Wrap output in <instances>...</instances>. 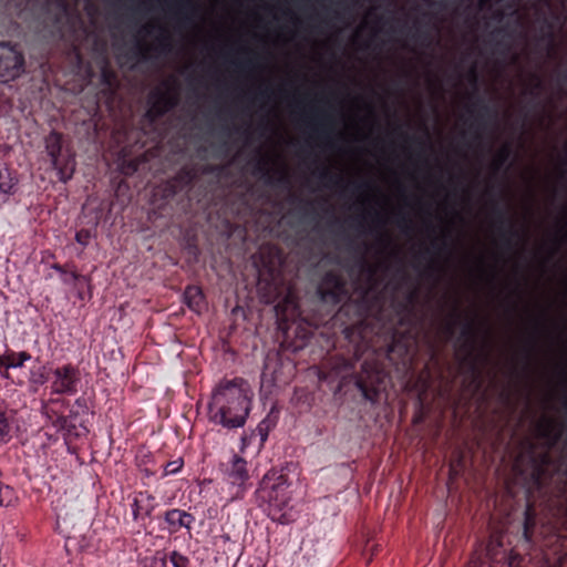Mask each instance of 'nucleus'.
<instances>
[{
  "mask_svg": "<svg viewBox=\"0 0 567 567\" xmlns=\"http://www.w3.org/2000/svg\"><path fill=\"white\" fill-rule=\"evenodd\" d=\"M371 332L363 319L358 324L347 327L344 333L349 342L353 343V354L331 357L329 368L336 378L353 377L362 396L375 404L386 388L385 360L391 359V353L400 343L393 339L391 343L375 346L370 339Z\"/></svg>",
  "mask_w": 567,
  "mask_h": 567,
  "instance_id": "obj_1",
  "label": "nucleus"
},
{
  "mask_svg": "<svg viewBox=\"0 0 567 567\" xmlns=\"http://www.w3.org/2000/svg\"><path fill=\"white\" fill-rule=\"evenodd\" d=\"M252 398L245 379H221L214 386L208 402L209 422L228 431L244 427L252 409Z\"/></svg>",
  "mask_w": 567,
  "mask_h": 567,
  "instance_id": "obj_2",
  "label": "nucleus"
},
{
  "mask_svg": "<svg viewBox=\"0 0 567 567\" xmlns=\"http://www.w3.org/2000/svg\"><path fill=\"white\" fill-rule=\"evenodd\" d=\"M291 481L286 468H270L261 478L256 489V499L268 516L280 524H288L291 518L287 509L291 501Z\"/></svg>",
  "mask_w": 567,
  "mask_h": 567,
  "instance_id": "obj_3",
  "label": "nucleus"
},
{
  "mask_svg": "<svg viewBox=\"0 0 567 567\" xmlns=\"http://www.w3.org/2000/svg\"><path fill=\"white\" fill-rule=\"evenodd\" d=\"M462 323L461 338L464 340L461 344V350L464 352L462 357V364L466 365L470 372L474 375L480 373L478 357L476 354V346L478 340V328L473 318L462 319V312L458 305H455L451 315V320L446 322L444 330L449 337H452L455 331V326Z\"/></svg>",
  "mask_w": 567,
  "mask_h": 567,
  "instance_id": "obj_4",
  "label": "nucleus"
},
{
  "mask_svg": "<svg viewBox=\"0 0 567 567\" xmlns=\"http://www.w3.org/2000/svg\"><path fill=\"white\" fill-rule=\"evenodd\" d=\"M25 71V56L20 44L0 41V83L20 78Z\"/></svg>",
  "mask_w": 567,
  "mask_h": 567,
  "instance_id": "obj_5",
  "label": "nucleus"
},
{
  "mask_svg": "<svg viewBox=\"0 0 567 567\" xmlns=\"http://www.w3.org/2000/svg\"><path fill=\"white\" fill-rule=\"evenodd\" d=\"M221 467L224 481L235 488L231 493L233 498H243L250 477L247 461L237 454H233L228 462L221 464Z\"/></svg>",
  "mask_w": 567,
  "mask_h": 567,
  "instance_id": "obj_6",
  "label": "nucleus"
},
{
  "mask_svg": "<svg viewBox=\"0 0 567 567\" xmlns=\"http://www.w3.org/2000/svg\"><path fill=\"white\" fill-rule=\"evenodd\" d=\"M178 104V96L171 89L161 90L158 87L150 92L147 97V110L144 117L150 123L157 122L167 112L176 107Z\"/></svg>",
  "mask_w": 567,
  "mask_h": 567,
  "instance_id": "obj_7",
  "label": "nucleus"
},
{
  "mask_svg": "<svg viewBox=\"0 0 567 567\" xmlns=\"http://www.w3.org/2000/svg\"><path fill=\"white\" fill-rule=\"evenodd\" d=\"M317 292L323 302L337 306L348 298L347 282L340 274L330 270L323 276Z\"/></svg>",
  "mask_w": 567,
  "mask_h": 567,
  "instance_id": "obj_8",
  "label": "nucleus"
},
{
  "mask_svg": "<svg viewBox=\"0 0 567 567\" xmlns=\"http://www.w3.org/2000/svg\"><path fill=\"white\" fill-rule=\"evenodd\" d=\"M492 214L495 218L502 243L507 250H512L514 248V240L520 239L522 234L515 228L513 220L508 216L507 206L501 205L498 200H494L492 203Z\"/></svg>",
  "mask_w": 567,
  "mask_h": 567,
  "instance_id": "obj_9",
  "label": "nucleus"
},
{
  "mask_svg": "<svg viewBox=\"0 0 567 567\" xmlns=\"http://www.w3.org/2000/svg\"><path fill=\"white\" fill-rule=\"evenodd\" d=\"M54 380L51 384V393L59 395H72L78 392L80 371L71 363L58 367L52 371Z\"/></svg>",
  "mask_w": 567,
  "mask_h": 567,
  "instance_id": "obj_10",
  "label": "nucleus"
},
{
  "mask_svg": "<svg viewBox=\"0 0 567 567\" xmlns=\"http://www.w3.org/2000/svg\"><path fill=\"white\" fill-rule=\"evenodd\" d=\"M466 110L474 118L470 124V128L473 131V137L476 141H481L482 133L487 130L489 121L493 120L496 114L481 96H475V101L468 105Z\"/></svg>",
  "mask_w": 567,
  "mask_h": 567,
  "instance_id": "obj_11",
  "label": "nucleus"
},
{
  "mask_svg": "<svg viewBox=\"0 0 567 567\" xmlns=\"http://www.w3.org/2000/svg\"><path fill=\"white\" fill-rule=\"evenodd\" d=\"M45 151L51 159L53 168L59 171L60 181L68 182L73 172L66 174L65 168L61 165V152H62V134L56 131H51L45 137Z\"/></svg>",
  "mask_w": 567,
  "mask_h": 567,
  "instance_id": "obj_12",
  "label": "nucleus"
},
{
  "mask_svg": "<svg viewBox=\"0 0 567 567\" xmlns=\"http://www.w3.org/2000/svg\"><path fill=\"white\" fill-rule=\"evenodd\" d=\"M171 50V38L169 34L162 29L161 34L156 38V43L154 45H148L144 42L137 41L134 49L132 50L131 58L140 60V61H148L151 58V52H168Z\"/></svg>",
  "mask_w": 567,
  "mask_h": 567,
  "instance_id": "obj_13",
  "label": "nucleus"
},
{
  "mask_svg": "<svg viewBox=\"0 0 567 567\" xmlns=\"http://www.w3.org/2000/svg\"><path fill=\"white\" fill-rule=\"evenodd\" d=\"M164 522L169 534L177 533L181 528L192 529L195 516L179 508H172L164 513Z\"/></svg>",
  "mask_w": 567,
  "mask_h": 567,
  "instance_id": "obj_14",
  "label": "nucleus"
},
{
  "mask_svg": "<svg viewBox=\"0 0 567 567\" xmlns=\"http://www.w3.org/2000/svg\"><path fill=\"white\" fill-rule=\"evenodd\" d=\"M252 174L255 176H259L265 184L271 186H285L288 187L290 185L289 176L286 172H280L276 177L268 166V161L265 157H260L255 164Z\"/></svg>",
  "mask_w": 567,
  "mask_h": 567,
  "instance_id": "obj_15",
  "label": "nucleus"
},
{
  "mask_svg": "<svg viewBox=\"0 0 567 567\" xmlns=\"http://www.w3.org/2000/svg\"><path fill=\"white\" fill-rule=\"evenodd\" d=\"M184 302L194 312L200 313L205 308V296L200 287L189 285L184 291Z\"/></svg>",
  "mask_w": 567,
  "mask_h": 567,
  "instance_id": "obj_16",
  "label": "nucleus"
},
{
  "mask_svg": "<svg viewBox=\"0 0 567 567\" xmlns=\"http://www.w3.org/2000/svg\"><path fill=\"white\" fill-rule=\"evenodd\" d=\"M19 179L13 169L8 165L0 169V193L13 195L18 189Z\"/></svg>",
  "mask_w": 567,
  "mask_h": 567,
  "instance_id": "obj_17",
  "label": "nucleus"
},
{
  "mask_svg": "<svg viewBox=\"0 0 567 567\" xmlns=\"http://www.w3.org/2000/svg\"><path fill=\"white\" fill-rule=\"evenodd\" d=\"M532 463H533V473H532L533 481L537 485H540L544 476L546 475L547 466L550 463V456L547 453L540 454L538 456H533Z\"/></svg>",
  "mask_w": 567,
  "mask_h": 567,
  "instance_id": "obj_18",
  "label": "nucleus"
},
{
  "mask_svg": "<svg viewBox=\"0 0 567 567\" xmlns=\"http://www.w3.org/2000/svg\"><path fill=\"white\" fill-rule=\"evenodd\" d=\"M329 116L322 112H316L309 125L312 132L320 138H328L330 131L328 128Z\"/></svg>",
  "mask_w": 567,
  "mask_h": 567,
  "instance_id": "obj_19",
  "label": "nucleus"
},
{
  "mask_svg": "<svg viewBox=\"0 0 567 567\" xmlns=\"http://www.w3.org/2000/svg\"><path fill=\"white\" fill-rule=\"evenodd\" d=\"M7 372L9 369H17L24 367V363L31 360V354L27 351L16 352L13 350H7L6 352Z\"/></svg>",
  "mask_w": 567,
  "mask_h": 567,
  "instance_id": "obj_20",
  "label": "nucleus"
},
{
  "mask_svg": "<svg viewBox=\"0 0 567 567\" xmlns=\"http://www.w3.org/2000/svg\"><path fill=\"white\" fill-rule=\"evenodd\" d=\"M536 526V514L530 504L527 505L524 512V523H523V537L526 542H532L534 529Z\"/></svg>",
  "mask_w": 567,
  "mask_h": 567,
  "instance_id": "obj_21",
  "label": "nucleus"
},
{
  "mask_svg": "<svg viewBox=\"0 0 567 567\" xmlns=\"http://www.w3.org/2000/svg\"><path fill=\"white\" fill-rule=\"evenodd\" d=\"M177 13H178V23L181 25H187L192 22V19L188 13L196 12V6L192 0H177Z\"/></svg>",
  "mask_w": 567,
  "mask_h": 567,
  "instance_id": "obj_22",
  "label": "nucleus"
},
{
  "mask_svg": "<svg viewBox=\"0 0 567 567\" xmlns=\"http://www.w3.org/2000/svg\"><path fill=\"white\" fill-rule=\"evenodd\" d=\"M51 268L61 275V280L64 285H74L82 276L74 269L68 270V265H60L54 262Z\"/></svg>",
  "mask_w": 567,
  "mask_h": 567,
  "instance_id": "obj_23",
  "label": "nucleus"
},
{
  "mask_svg": "<svg viewBox=\"0 0 567 567\" xmlns=\"http://www.w3.org/2000/svg\"><path fill=\"white\" fill-rule=\"evenodd\" d=\"M511 155H512L511 146L509 145L502 146L493 159V163H492L493 171L495 173L499 172L505 166V164L508 162Z\"/></svg>",
  "mask_w": 567,
  "mask_h": 567,
  "instance_id": "obj_24",
  "label": "nucleus"
},
{
  "mask_svg": "<svg viewBox=\"0 0 567 567\" xmlns=\"http://www.w3.org/2000/svg\"><path fill=\"white\" fill-rule=\"evenodd\" d=\"M555 24L548 19H544L540 40L546 41L548 43L549 50L554 51L555 49Z\"/></svg>",
  "mask_w": 567,
  "mask_h": 567,
  "instance_id": "obj_25",
  "label": "nucleus"
},
{
  "mask_svg": "<svg viewBox=\"0 0 567 567\" xmlns=\"http://www.w3.org/2000/svg\"><path fill=\"white\" fill-rule=\"evenodd\" d=\"M276 422L270 416L265 417L256 427L257 434L260 436V445H264L268 439L269 432L274 429Z\"/></svg>",
  "mask_w": 567,
  "mask_h": 567,
  "instance_id": "obj_26",
  "label": "nucleus"
},
{
  "mask_svg": "<svg viewBox=\"0 0 567 567\" xmlns=\"http://www.w3.org/2000/svg\"><path fill=\"white\" fill-rule=\"evenodd\" d=\"M540 435L545 439H551V444H555L560 439V432L554 431V423L547 420L539 425Z\"/></svg>",
  "mask_w": 567,
  "mask_h": 567,
  "instance_id": "obj_27",
  "label": "nucleus"
},
{
  "mask_svg": "<svg viewBox=\"0 0 567 567\" xmlns=\"http://www.w3.org/2000/svg\"><path fill=\"white\" fill-rule=\"evenodd\" d=\"M167 558L173 567H192L190 559L177 550L171 551Z\"/></svg>",
  "mask_w": 567,
  "mask_h": 567,
  "instance_id": "obj_28",
  "label": "nucleus"
},
{
  "mask_svg": "<svg viewBox=\"0 0 567 567\" xmlns=\"http://www.w3.org/2000/svg\"><path fill=\"white\" fill-rule=\"evenodd\" d=\"M10 439V423L4 410L0 409V444Z\"/></svg>",
  "mask_w": 567,
  "mask_h": 567,
  "instance_id": "obj_29",
  "label": "nucleus"
},
{
  "mask_svg": "<svg viewBox=\"0 0 567 567\" xmlns=\"http://www.w3.org/2000/svg\"><path fill=\"white\" fill-rule=\"evenodd\" d=\"M318 177L321 182H323L327 186H338L341 184V177L332 174L328 168H322L318 173Z\"/></svg>",
  "mask_w": 567,
  "mask_h": 567,
  "instance_id": "obj_30",
  "label": "nucleus"
},
{
  "mask_svg": "<svg viewBox=\"0 0 567 567\" xmlns=\"http://www.w3.org/2000/svg\"><path fill=\"white\" fill-rule=\"evenodd\" d=\"M52 423L58 430L66 431L68 433H71L75 429L69 416L65 415H56Z\"/></svg>",
  "mask_w": 567,
  "mask_h": 567,
  "instance_id": "obj_31",
  "label": "nucleus"
},
{
  "mask_svg": "<svg viewBox=\"0 0 567 567\" xmlns=\"http://www.w3.org/2000/svg\"><path fill=\"white\" fill-rule=\"evenodd\" d=\"M116 81L115 72L105 63L101 69V82L104 85L112 86Z\"/></svg>",
  "mask_w": 567,
  "mask_h": 567,
  "instance_id": "obj_32",
  "label": "nucleus"
},
{
  "mask_svg": "<svg viewBox=\"0 0 567 567\" xmlns=\"http://www.w3.org/2000/svg\"><path fill=\"white\" fill-rule=\"evenodd\" d=\"M183 466H184V460L182 457H178L174 461H169L164 466L163 476L177 474L183 468Z\"/></svg>",
  "mask_w": 567,
  "mask_h": 567,
  "instance_id": "obj_33",
  "label": "nucleus"
},
{
  "mask_svg": "<svg viewBox=\"0 0 567 567\" xmlns=\"http://www.w3.org/2000/svg\"><path fill=\"white\" fill-rule=\"evenodd\" d=\"M419 24L420 22L416 21L414 23V27H415V32L412 34V38L415 40V41H419L421 42L422 44H430L431 42V37H430V33L427 31H424L422 30L421 28H419Z\"/></svg>",
  "mask_w": 567,
  "mask_h": 567,
  "instance_id": "obj_34",
  "label": "nucleus"
},
{
  "mask_svg": "<svg viewBox=\"0 0 567 567\" xmlns=\"http://www.w3.org/2000/svg\"><path fill=\"white\" fill-rule=\"evenodd\" d=\"M92 237V233L90 229L82 228L75 233V240L83 247H86Z\"/></svg>",
  "mask_w": 567,
  "mask_h": 567,
  "instance_id": "obj_35",
  "label": "nucleus"
},
{
  "mask_svg": "<svg viewBox=\"0 0 567 567\" xmlns=\"http://www.w3.org/2000/svg\"><path fill=\"white\" fill-rule=\"evenodd\" d=\"M533 80L534 83L533 87L529 90V94L534 97H538L540 92L544 90V82L537 74L533 75Z\"/></svg>",
  "mask_w": 567,
  "mask_h": 567,
  "instance_id": "obj_36",
  "label": "nucleus"
},
{
  "mask_svg": "<svg viewBox=\"0 0 567 567\" xmlns=\"http://www.w3.org/2000/svg\"><path fill=\"white\" fill-rule=\"evenodd\" d=\"M355 308L360 315V317L367 316L370 311V308L368 306L367 297L363 296L360 300V302L355 303Z\"/></svg>",
  "mask_w": 567,
  "mask_h": 567,
  "instance_id": "obj_37",
  "label": "nucleus"
},
{
  "mask_svg": "<svg viewBox=\"0 0 567 567\" xmlns=\"http://www.w3.org/2000/svg\"><path fill=\"white\" fill-rule=\"evenodd\" d=\"M235 65L240 70H250L256 66L254 59H248L241 62H235Z\"/></svg>",
  "mask_w": 567,
  "mask_h": 567,
  "instance_id": "obj_38",
  "label": "nucleus"
},
{
  "mask_svg": "<svg viewBox=\"0 0 567 567\" xmlns=\"http://www.w3.org/2000/svg\"><path fill=\"white\" fill-rule=\"evenodd\" d=\"M396 224H398V226H399L401 229L405 230V229H410V224H411V221H410V219H409L405 215H401V216L398 218Z\"/></svg>",
  "mask_w": 567,
  "mask_h": 567,
  "instance_id": "obj_39",
  "label": "nucleus"
},
{
  "mask_svg": "<svg viewBox=\"0 0 567 567\" xmlns=\"http://www.w3.org/2000/svg\"><path fill=\"white\" fill-rule=\"evenodd\" d=\"M0 374L2 378H9V372H7L6 353L0 354Z\"/></svg>",
  "mask_w": 567,
  "mask_h": 567,
  "instance_id": "obj_40",
  "label": "nucleus"
},
{
  "mask_svg": "<svg viewBox=\"0 0 567 567\" xmlns=\"http://www.w3.org/2000/svg\"><path fill=\"white\" fill-rule=\"evenodd\" d=\"M360 265H361L362 269L367 268L370 271V274L374 272V269L369 265V262L367 261V259L364 257L360 258Z\"/></svg>",
  "mask_w": 567,
  "mask_h": 567,
  "instance_id": "obj_41",
  "label": "nucleus"
},
{
  "mask_svg": "<svg viewBox=\"0 0 567 567\" xmlns=\"http://www.w3.org/2000/svg\"><path fill=\"white\" fill-rule=\"evenodd\" d=\"M470 81H471V83L474 86H476V84H477V73H476L475 68H472L471 71H470Z\"/></svg>",
  "mask_w": 567,
  "mask_h": 567,
  "instance_id": "obj_42",
  "label": "nucleus"
},
{
  "mask_svg": "<svg viewBox=\"0 0 567 567\" xmlns=\"http://www.w3.org/2000/svg\"><path fill=\"white\" fill-rule=\"evenodd\" d=\"M363 219H364V217L355 219L354 223L351 224V226L353 228H355L357 230H361L363 228Z\"/></svg>",
  "mask_w": 567,
  "mask_h": 567,
  "instance_id": "obj_43",
  "label": "nucleus"
},
{
  "mask_svg": "<svg viewBox=\"0 0 567 567\" xmlns=\"http://www.w3.org/2000/svg\"><path fill=\"white\" fill-rule=\"evenodd\" d=\"M436 271H437V268H436V266L434 265V262H431V264L429 265V267L426 268V275H427L429 277H432Z\"/></svg>",
  "mask_w": 567,
  "mask_h": 567,
  "instance_id": "obj_44",
  "label": "nucleus"
},
{
  "mask_svg": "<svg viewBox=\"0 0 567 567\" xmlns=\"http://www.w3.org/2000/svg\"><path fill=\"white\" fill-rule=\"evenodd\" d=\"M154 29V25L153 24H147V25H144L142 28V31L145 35H151L152 34V31Z\"/></svg>",
  "mask_w": 567,
  "mask_h": 567,
  "instance_id": "obj_45",
  "label": "nucleus"
},
{
  "mask_svg": "<svg viewBox=\"0 0 567 567\" xmlns=\"http://www.w3.org/2000/svg\"><path fill=\"white\" fill-rule=\"evenodd\" d=\"M558 82L561 84H567V69L559 74Z\"/></svg>",
  "mask_w": 567,
  "mask_h": 567,
  "instance_id": "obj_46",
  "label": "nucleus"
},
{
  "mask_svg": "<svg viewBox=\"0 0 567 567\" xmlns=\"http://www.w3.org/2000/svg\"><path fill=\"white\" fill-rule=\"evenodd\" d=\"M369 187H370L369 183H360V184H355L354 185V189L355 190H361V189H365V188H369Z\"/></svg>",
  "mask_w": 567,
  "mask_h": 567,
  "instance_id": "obj_47",
  "label": "nucleus"
},
{
  "mask_svg": "<svg viewBox=\"0 0 567 567\" xmlns=\"http://www.w3.org/2000/svg\"><path fill=\"white\" fill-rule=\"evenodd\" d=\"M75 404L80 408H84L85 406V400L83 398H78L75 400Z\"/></svg>",
  "mask_w": 567,
  "mask_h": 567,
  "instance_id": "obj_48",
  "label": "nucleus"
},
{
  "mask_svg": "<svg viewBox=\"0 0 567 567\" xmlns=\"http://www.w3.org/2000/svg\"><path fill=\"white\" fill-rule=\"evenodd\" d=\"M431 254V250L429 248L424 249L422 252L417 255L419 258H425L427 255Z\"/></svg>",
  "mask_w": 567,
  "mask_h": 567,
  "instance_id": "obj_49",
  "label": "nucleus"
},
{
  "mask_svg": "<svg viewBox=\"0 0 567 567\" xmlns=\"http://www.w3.org/2000/svg\"><path fill=\"white\" fill-rule=\"evenodd\" d=\"M415 298H416V291L413 290L408 296L409 302H413L415 300Z\"/></svg>",
  "mask_w": 567,
  "mask_h": 567,
  "instance_id": "obj_50",
  "label": "nucleus"
},
{
  "mask_svg": "<svg viewBox=\"0 0 567 567\" xmlns=\"http://www.w3.org/2000/svg\"><path fill=\"white\" fill-rule=\"evenodd\" d=\"M258 96L261 97V99H265V97H268L269 94H268V90H262L258 93Z\"/></svg>",
  "mask_w": 567,
  "mask_h": 567,
  "instance_id": "obj_51",
  "label": "nucleus"
},
{
  "mask_svg": "<svg viewBox=\"0 0 567 567\" xmlns=\"http://www.w3.org/2000/svg\"><path fill=\"white\" fill-rule=\"evenodd\" d=\"M127 168H128V171H131L133 173L137 169V165L132 162L128 164Z\"/></svg>",
  "mask_w": 567,
  "mask_h": 567,
  "instance_id": "obj_52",
  "label": "nucleus"
},
{
  "mask_svg": "<svg viewBox=\"0 0 567 567\" xmlns=\"http://www.w3.org/2000/svg\"><path fill=\"white\" fill-rule=\"evenodd\" d=\"M564 151H565V161H564V163L567 166V141H566V144H565Z\"/></svg>",
  "mask_w": 567,
  "mask_h": 567,
  "instance_id": "obj_53",
  "label": "nucleus"
},
{
  "mask_svg": "<svg viewBox=\"0 0 567 567\" xmlns=\"http://www.w3.org/2000/svg\"><path fill=\"white\" fill-rule=\"evenodd\" d=\"M566 177H567V171H563V172L560 173V178H561V179H566Z\"/></svg>",
  "mask_w": 567,
  "mask_h": 567,
  "instance_id": "obj_54",
  "label": "nucleus"
},
{
  "mask_svg": "<svg viewBox=\"0 0 567 567\" xmlns=\"http://www.w3.org/2000/svg\"><path fill=\"white\" fill-rule=\"evenodd\" d=\"M496 45H497V47H505V50H506V51L508 50V47H507V45H503V42H502V41H497V42H496Z\"/></svg>",
  "mask_w": 567,
  "mask_h": 567,
  "instance_id": "obj_55",
  "label": "nucleus"
},
{
  "mask_svg": "<svg viewBox=\"0 0 567 567\" xmlns=\"http://www.w3.org/2000/svg\"><path fill=\"white\" fill-rule=\"evenodd\" d=\"M133 515H134V518H137V515H138V507L134 508L133 509Z\"/></svg>",
  "mask_w": 567,
  "mask_h": 567,
  "instance_id": "obj_56",
  "label": "nucleus"
},
{
  "mask_svg": "<svg viewBox=\"0 0 567 567\" xmlns=\"http://www.w3.org/2000/svg\"><path fill=\"white\" fill-rule=\"evenodd\" d=\"M402 350H403V353H404V354H406V353L409 352V348H408V346H403V347H402Z\"/></svg>",
  "mask_w": 567,
  "mask_h": 567,
  "instance_id": "obj_57",
  "label": "nucleus"
},
{
  "mask_svg": "<svg viewBox=\"0 0 567 567\" xmlns=\"http://www.w3.org/2000/svg\"><path fill=\"white\" fill-rule=\"evenodd\" d=\"M432 247H433V248H436V247H437V241H436V240H433V241H432Z\"/></svg>",
  "mask_w": 567,
  "mask_h": 567,
  "instance_id": "obj_58",
  "label": "nucleus"
},
{
  "mask_svg": "<svg viewBox=\"0 0 567 567\" xmlns=\"http://www.w3.org/2000/svg\"><path fill=\"white\" fill-rule=\"evenodd\" d=\"M563 240H564V241H566V240H567V229H566V231H565V235H564V237H563Z\"/></svg>",
  "mask_w": 567,
  "mask_h": 567,
  "instance_id": "obj_59",
  "label": "nucleus"
},
{
  "mask_svg": "<svg viewBox=\"0 0 567 567\" xmlns=\"http://www.w3.org/2000/svg\"><path fill=\"white\" fill-rule=\"evenodd\" d=\"M349 307H350V305H346V306L341 307V311Z\"/></svg>",
  "mask_w": 567,
  "mask_h": 567,
  "instance_id": "obj_60",
  "label": "nucleus"
},
{
  "mask_svg": "<svg viewBox=\"0 0 567 567\" xmlns=\"http://www.w3.org/2000/svg\"><path fill=\"white\" fill-rule=\"evenodd\" d=\"M503 31H504L503 29H497V30L495 31V33H501V32H503Z\"/></svg>",
  "mask_w": 567,
  "mask_h": 567,
  "instance_id": "obj_61",
  "label": "nucleus"
}]
</instances>
